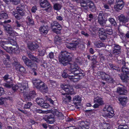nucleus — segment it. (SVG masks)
<instances>
[{"label":"nucleus","mask_w":129,"mask_h":129,"mask_svg":"<svg viewBox=\"0 0 129 129\" xmlns=\"http://www.w3.org/2000/svg\"><path fill=\"white\" fill-rule=\"evenodd\" d=\"M79 69L78 65L75 63L71 65V73H69V77L71 80L74 82H76L83 77L84 74L80 73L78 70Z\"/></svg>","instance_id":"obj_1"},{"label":"nucleus","mask_w":129,"mask_h":129,"mask_svg":"<svg viewBox=\"0 0 129 129\" xmlns=\"http://www.w3.org/2000/svg\"><path fill=\"white\" fill-rule=\"evenodd\" d=\"M61 88L67 93H62L63 96L62 99L63 102L65 103H67L70 102L71 99V98L69 94H73L75 93L73 91V88L68 85H61Z\"/></svg>","instance_id":"obj_2"},{"label":"nucleus","mask_w":129,"mask_h":129,"mask_svg":"<svg viewBox=\"0 0 129 129\" xmlns=\"http://www.w3.org/2000/svg\"><path fill=\"white\" fill-rule=\"evenodd\" d=\"M5 29L8 35H9V40L7 41L8 44H10L13 46H15L17 44L15 39H16L15 36L17 35V33L13 30L12 28L9 25H7L5 26Z\"/></svg>","instance_id":"obj_3"},{"label":"nucleus","mask_w":129,"mask_h":129,"mask_svg":"<svg viewBox=\"0 0 129 129\" xmlns=\"http://www.w3.org/2000/svg\"><path fill=\"white\" fill-rule=\"evenodd\" d=\"M72 56V55L67 52H63L59 56V61L64 65L66 66L71 60Z\"/></svg>","instance_id":"obj_4"},{"label":"nucleus","mask_w":129,"mask_h":129,"mask_svg":"<svg viewBox=\"0 0 129 129\" xmlns=\"http://www.w3.org/2000/svg\"><path fill=\"white\" fill-rule=\"evenodd\" d=\"M88 2V0H80L81 6L83 7L85 9H87V5L88 6L90 10L92 12L95 11L96 9L94 4L91 2Z\"/></svg>","instance_id":"obj_5"},{"label":"nucleus","mask_w":129,"mask_h":129,"mask_svg":"<svg viewBox=\"0 0 129 129\" xmlns=\"http://www.w3.org/2000/svg\"><path fill=\"white\" fill-rule=\"evenodd\" d=\"M27 87L28 83L27 81H23L21 84H19L18 85H12V89L13 90L15 91L19 88L21 91H23L22 92H24L25 89Z\"/></svg>","instance_id":"obj_6"},{"label":"nucleus","mask_w":129,"mask_h":129,"mask_svg":"<svg viewBox=\"0 0 129 129\" xmlns=\"http://www.w3.org/2000/svg\"><path fill=\"white\" fill-rule=\"evenodd\" d=\"M124 66L122 67V71L124 74L120 76L121 79L124 81L127 82L129 80V70L128 68L125 67Z\"/></svg>","instance_id":"obj_7"},{"label":"nucleus","mask_w":129,"mask_h":129,"mask_svg":"<svg viewBox=\"0 0 129 129\" xmlns=\"http://www.w3.org/2000/svg\"><path fill=\"white\" fill-rule=\"evenodd\" d=\"M103 110L105 111V115L109 118H111L113 115L114 113L112 108L110 106H106Z\"/></svg>","instance_id":"obj_8"},{"label":"nucleus","mask_w":129,"mask_h":129,"mask_svg":"<svg viewBox=\"0 0 129 129\" xmlns=\"http://www.w3.org/2000/svg\"><path fill=\"white\" fill-rule=\"evenodd\" d=\"M40 4L41 7L42 8L47 7V8L45 9L46 11H48V9H51L52 7L47 0H40Z\"/></svg>","instance_id":"obj_9"},{"label":"nucleus","mask_w":129,"mask_h":129,"mask_svg":"<svg viewBox=\"0 0 129 129\" xmlns=\"http://www.w3.org/2000/svg\"><path fill=\"white\" fill-rule=\"evenodd\" d=\"M22 59L28 67L30 68L34 67V69L36 68V65L35 64L33 63L31 61L29 60L25 56H23L22 57Z\"/></svg>","instance_id":"obj_10"},{"label":"nucleus","mask_w":129,"mask_h":129,"mask_svg":"<svg viewBox=\"0 0 129 129\" xmlns=\"http://www.w3.org/2000/svg\"><path fill=\"white\" fill-rule=\"evenodd\" d=\"M117 4L114 6V8L116 11L121 10L123 7V2L122 0H116Z\"/></svg>","instance_id":"obj_11"},{"label":"nucleus","mask_w":129,"mask_h":129,"mask_svg":"<svg viewBox=\"0 0 129 129\" xmlns=\"http://www.w3.org/2000/svg\"><path fill=\"white\" fill-rule=\"evenodd\" d=\"M103 15L102 11L100 12L98 18V22L102 26H103L106 23L105 21L103 16Z\"/></svg>","instance_id":"obj_12"},{"label":"nucleus","mask_w":129,"mask_h":129,"mask_svg":"<svg viewBox=\"0 0 129 129\" xmlns=\"http://www.w3.org/2000/svg\"><path fill=\"white\" fill-rule=\"evenodd\" d=\"M33 83L35 87L38 89L40 88L42 85L44 84V83L39 79H36L33 80Z\"/></svg>","instance_id":"obj_13"},{"label":"nucleus","mask_w":129,"mask_h":129,"mask_svg":"<svg viewBox=\"0 0 129 129\" xmlns=\"http://www.w3.org/2000/svg\"><path fill=\"white\" fill-rule=\"evenodd\" d=\"M98 74H100L101 76L102 79L104 80H105L108 82H109V80H111V78H110L109 76L105 73L103 72H98Z\"/></svg>","instance_id":"obj_14"},{"label":"nucleus","mask_w":129,"mask_h":129,"mask_svg":"<svg viewBox=\"0 0 129 129\" xmlns=\"http://www.w3.org/2000/svg\"><path fill=\"white\" fill-rule=\"evenodd\" d=\"M28 47L29 49L33 50L38 48L39 46L37 42H31L28 45Z\"/></svg>","instance_id":"obj_15"},{"label":"nucleus","mask_w":129,"mask_h":129,"mask_svg":"<svg viewBox=\"0 0 129 129\" xmlns=\"http://www.w3.org/2000/svg\"><path fill=\"white\" fill-rule=\"evenodd\" d=\"M105 33L111 35L113 33V31L111 28H108L106 29L105 31L103 29H101L100 30L99 32L100 34L103 35H105Z\"/></svg>","instance_id":"obj_16"},{"label":"nucleus","mask_w":129,"mask_h":129,"mask_svg":"<svg viewBox=\"0 0 129 129\" xmlns=\"http://www.w3.org/2000/svg\"><path fill=\"white\" fill-rule=\"evenodd\" d=\"M39 30L41 34H46L48 31V26L47 25L41 26L39 28Z\"/></svg>","instance_id":"obj_17"},{"label":"nucleus","mask_w":129,"mask_h":129,"mask_svg":"<svg viewBox=\"0 0 129 129\" xmlns=\"http://www.w3.org/2000/svg\"><path fill=\"white\" fill-rule=\"evenodd\" d=\"M78 43L77 41H75L73 43H68L67 44L66 46L71 49H73L76 48V46L78 45Z\"/></svg>","instance_id":"obj_18"},{"label":"nucleus","mask_w":129,"mask_h":129,"mask_svg":"<svg viewBox=\"0 0 129 129\" xmlns=\"http://www.w3.org/2000/svg\"><path fill=\"white\" fill-rule=\"evenodd\" d=\"M118 18L120 22H121L122 23H124L128 21V19L126 17H125L123 15H121L119 16Z\"/></svg>","instance_id":"obj_19"},{"label":"nucleus","mask_w":129,"mask_h":129,"mask_svg":"<svg viewBox=\"0 0 129 129\" xmlns=\"http://www.w3.org/2000/svg\"><path fill=\"white\" fill-rule=\"evenodd\" d=\"M120 47L118 45H115L113 51V53L115 54H118L120 53Z\"/></svg>","instance_id":"obj_20"},{"label":"nucleus","mask_w":129,"mask_h":129,"mask_svg":"<svg viewBox=\"0 0 129 129\" xmlns=\"http://www.w3.org/2000/svg\"><path fill=\"white\" fill-rule=\"evenodd\" d=\"M127 100L126 97H121L119 98L120 103L123 106L125 105L127 102Z\"/></svg>","instance_id":"obj_21"},{"label":"nucleus","mask_w":129,"mask_h":129,"mask_svg":"<svg viewBox=\"0 0 129 129\" xmlns=\"http://www.w3.org/2000/svg\"><path fill=\"white\" fill-rule=\"evenodd\" d=\"M94 103H98L99 105H102L104 104L102 99L99 97L97 96L94 98Z\"/></svg>","instance_id":"obj_22"},{"label":"nucleus","mask_w":129,"mask_h":129,"mask_svg":"<svg viewBox=\"0 0 129 129\" xmlns=\"http://www.w3.org/2000/svg\"><path fill=\"white\" fill-rule=\"evenodd\" d=\"M35 95L34 91H30L29 94L26 96V97L28 100H31V99H32L35 96Z\"/></svg>","instance_id":"obj_23"},{"label":"nucleus","mask_w":129,"mask_h":129,"mask_svg":"<svg viewBox=\"0 0 129 129\" xmlns=\"http://www.w3.org/2000/svg\"><path fill=\"white\" fill-rule=\"evenodd\" d=\"M117 91L118 93L121 94H125L127 93V90L124 88L118 87Z\"/></svg>","instance_id":"obj_24"},{"label":"nucleus","mask_w":129,"mask_h":129,"mask_svg":"<svg viewBox=\"0 0 129 129\" xmlns=\"http://www.w3.org/2000/svg\"><path fill=\"white\" fill-rule=\"evenodd\" d=\"M48 89L47 85L44 83V84L42 85L39 89L42 92H46L48 91Z\"/></svg>","instance_id":"obj_25"},{"label":"nucleus","mask_w":129,"mask_h":129,"mask_svg":"<svg viewBox=\"0 0 129 129\" xmlns=\"http://www.w3.org/2000/svg\"><path fill=\"white\" fill-rule=\"evenodd\" d=\"M89 123L87 122L82 121L80 123V126L84 128H88V126L89 124Z\"/></svg>","instance_id":"obj_26"},{"label":"nucleus","mask_w":129,"mask_h":129,"mask_svg":"<svg viewBox=\"0 0 129 129\" xmlns=\"http://www.w3.org/2000/svg\"><path fill=\"white\" fill-rule=\"evenodd\" d=\"M100 126L102 127H103L104 129H110V128L109 124L106 123H101Z\"/></svg>","instance_id":"obj_27"},{"label":"nucleus","mask_w":129,"mask_h":129,"mask_svg":"<svg viewBox=\"0 0 129 129\" xmlns=\"http://www.w3.org/2000/svg\"><path fill=\"white\" fill-rule=\"evenodd\" d=\"M94 46L96 47L100 48L101 47H105L106 45L103 43L100 42H95L94 43Z\"/></svg>","instance_id":"obj_28"},{"label":"nucleus","mask_w":129,"mask_h":129,"mask_svg":"<svg viewBox=\"0 0 129 129\" xmlns=\"http://www.w3.org/2000/svg\"><path fill=\"white\" fill-rule=\"evenodd\" d=\"M62 7V5L58 3L55 4L53 6V9L55 10H60Z\"/></svg>","instance_id":"obj_29"},{"label":"nucleus","mask_w":129,"mask_h":129,"mask_svg":"<svg viewBox=\"0 0 129 129\" xmlns=\"http://www.w3.org/2000/svg\"><path fill=\"white\" fill-rule=\"evenodd\" d=\"M51 26L52 27L55 26L57 27L58 28H59L61 27V25L56 21L52 22L51 23Z\"/></svg>","instance_id":"obj_30"},{"label":"nucleus","mask_w":129,"mask_h":129,"mask_svg":"<svg viewBox=\"0 0 129 129\" xmlns=\"http://www.w3.org/2000/svg\"><path fill=\"white\" fill-rule=\"evenodd\" d=\"M8 100V98H0V105L4 104L6 103Z\"/></svg>","instance_id":"obj_31"},{"label":"nucleus","mask_w":129,"mask_h":129,"mask_svg":"<svg viewBox=\"0 0 129 129\" xmlns=\"http://www.w3.org/2000/svg\"><path fill=\"white\" fill-rule=\"evenodd\" d=\"M4 49L6 50V51L10 53H11L14 51L13 49L11 47H4Z\"/></svg>","instance_id":"obj_32"},{"label":"nucleus","mask_w":129,"mask_h":129,"mask_svg":"<svg viewBox=\"0 0 129 129\" xmlns=\"http://www.w3.org/2000/svg\"><path fill=\"white\" fill-rule=\"evenodd\" d=\"M81 97L78 95L75 96L73 99V100L74 101L79 102L81 101Z\"/></svg>","instance_id":"obj_33"},{"label":"nucleus","mask_w":129,"mask_h":129,"mask_svg":"<svg viewBox=\"0 0 129 129\" xmlns=\"http://www.w3.org/2000/svg\"><path fill=\"white\" fill-rule=\"evenodd\" d=\"M17 10L20 15L23 16L25 15V12L22 11L21 8L19 7H17Z\"/></svg>","instance_id":"obj_34"},{"label":"nucleus","mask_w":129,"mask_h":129,"mask_svg":"<svg viewBox=\"0 0 129 129\" xmlns=\"http://www.w3.org/2000/svg\"><path fill=\"white\" fill-rule=\"evenodd\" d=\"M46 51V50L42 48L40 49L39 50V55L41 56H43L45 54Z\"/></svg>","instance_id":"obj_35"},{"label":"nucleus","mask_w":129,"mask_h":129,"mask_svg":"<svg viewBox=\"0 0 129 129\" xmlns=\"http://www.w3.org/2000/svg\"><path fill=\"white\" fill-rule=\"evenodd\" d=\"M108 20L112 25L114 26H116V23L114 19L110 18L108 19Z\"/></svg>","instance_id":"obj_36"},{"label":"nucleus","mask_w":129,"mask_h":129,"mask_svg":"<svg viewBox=\"0 0 129 129\" xmlns=\"http://www.w3.org/2000/svg\"><path fill=\"white\" fill-rule=\"evenodd\" d=\"M36 101L38 104L42 106L44 102V100L42 99L38 98L36 100Z\"/></svg>","instance_id":"obj_37"},{"label":"nucleus","mask_w":129,"mask_h":129,"mask_svg":"<svg viewBox=\"0 0 129 129\" xmlns=\"http://www.w3.org/2000/svg\"><path fill=\"white\" fill-rule=\"evenodd\" d=\"M48 120L47 121L48 123H52L55 121V119L53 117H51L50 116L48 117Z\"/></svg>","instance_id":"obj_38"},{"label":"nucleus","mask_w":129,"mask_h":129,"mask_svg":"<svg viewBox=\"0 0 129 129\" xmlns=\"http://www.w3.org/2000/svg\"><path fill=\"white\" fill-rule=\"evenodd\" d=\"M28 56L29 58L31 59L32 60L34 61L38 62V60L37 57H35L30 54H28Z\"/></svg>","instance_id":"obj_39"},{"label":"nucleus","mask_w":129,"mask_h":129,"mask_svg":"<svg viewBox=\"0 0 129 129\" xmlns=\"http://www.w3.org/2000/svg\"><path fill=\"white\" fill-rule=\"evenodd\" d=\"M54 115H55L57 116H62L63 117L62 113L61 112H59L58 111L56 110L54 111Z\"/></svg>","instance_id":"obj_40"},{"label":"nucleus","mask_w":129,"mask_h":129,"mask_svg":"<svg viewBox=\"0 0 129 129\" xmlns=\"http://www.w3.org/2000/svg\"><path fill=\"white\" fill-rule=\"evenodd\" d=\"M71 70V69H70ZM71 70L70 71H69L68 72V73L69 74V75H68L67 73H65V72H63L62 74V77L64 78H67V77H68L69 78V75H70L69 73H71Z\"/></svg>","instance_id":"obj_41"},{"label":"nucleus","mask_w":129,"mask_h":129,"mask_svg":"<svg viewBox=\"0 0 129 129\" xmlns=\"http://www.w3.org/2000/svg\"><path fill=\"white\" fill-rule=\"evenodd\" d=\"M0 17L2 18L7 19L8 17V15L4 12H3L2 13L0 14Z\"/></svg>","instance_id":"obj_42"},{"label":"nucleus","mask_w":129,"mask_h":129,"mask_svg":"<svg viewBox=\"0 0 129 129\" xmlns=\"http://www.w3.org/2000/svg\"><path fill=\"white\" fill-rule=\"evenodd\" d=\"M19 70L20 72L22 73L25 74L27 73L25 69L23 67H19Z\"/></svg>","instance_id":"obj_43"},{"label":"nucleus","mask_w":129,"mask_h":129,"mask_svg":"<svg viewBox=\"0 0 129 129\" xmlns=\"http://www.w3.org/2000/svg\"><path fill=\"white\" fill-rule=\"evenodd\" d=\"M28 21L27 24H28L30 25H32L34 24V22L33 20L30 19L29 17H28L27 18Z\"/></svg>","instance_id":"obj_44"},{"label":"nucleus","mask_w":129,"mask_h":129,"mask_svg":"<svg viewBox=\"0 0 129 129\" xmlns=\"http://www.w3.org/2000/svg\"><path fill=\"white\" fill-rule=\"evenodd\" d=\"M32 105V104L31 103L28 102L25 104L24 108L26 109H29Z\"/></svg>","instance_id":"obj_45"},{"label":"nucleus","mask_w":129,"mask_h":129,"mask_svg":"<svg viewBox=\"0 0 129 129\" xmlns=\"http://www.w3.org/2000/svg\"><path fill=\"white\" fill-rule=\"evenodd\" d=\"M59 28V29L56 28H53L52 30L56 34H59L60 33V30L62 29V27H61V28Z\"/></svg>","instance_id":"obj_46"},{"label":"nucleus","mask_w":129,"mask_h":129,"mask_svg":"<svg viewBox=\"0 0 129 129\" xmlns=\"http://www.w3.org/2000/svg\"><path fill=\"white\" fill-rule=\"evenodd\" d=\"M0 44L1 47L4 49V47H6L5 45L6 44H8L7 41H0Z\"/></svg>","instance_id":"obj_47"},{"label":"nucleus","mask_w":129,"mask_h":129,"mask_svg":"<svg viewBox=\"0 0 129 129\" xmlns=\"http://www.w3.org/2000/svg\"><path fill=\"white\" fill-rule=\"evenodd\" d=\"M119 129H129V127L127 125H121L118 127Z\"/></svg>","instance_id":"obj_48"},{"label":"nucleus","mask_w":129,"mask_h":129,"mask_svg":"<svg viewBox=\"0 0 129 129\" xmlns=\"http://www.w3.org/2000/svg\"><path fill=\"white\" fill-rule=\"evenodd\" d=\"M54 40L56 42V43L58 44H59L58 42L60 43L61 41V39L60 37H59L58 36H56Z\"/></svg>","instance_id":"obj_49"},{"label":"nucleus","mask_w":129,"mask_h":129,"mask_svg":"<svg viewBox=\"0 0 129 129\" xmlns=\"http://www.w3.org/2000/svg\"><path fill=\"white\" fill-rule=\"evenodd\" d=\"M48 56L50 59L53 58L54 56L53 53L52 52L49 53L48 54Z\"/></svg>","instance_id":"obj_50"},{"label":"nucleus","mask_w":129,"mask_h":129,"mask_svg":"<svg viewBox=\"0 0 129 129\" xmlns=\"http://www.w3.org/2000/svg\"><path fill=\"white\" fill-rule=\"evenodd\" d=\"M15 5L18 4L20 2V0H10Z\"/></svg>","instance_id":"obj_51"},{"label":"nucleus","mask_w":129,"mask_h":129,"mask_svg":"<svg viewBox=\"0 0 129 129\" xmlns=\"http://www.w3.org/2000/svg\"><path fill=\"white\" fill-rule=\"evenodd\" d=\"M14 15L15 18L18 19H20L21 18V16H20V15L17 13H15L14 14Z\"/></svg>","instance_id":"obj_52"},{"label":"nucleus","mask_w":129,"mask_h":129,"mask_svg":"<svg viewBox=\"0 0 129 129\" xmlns=\"http://www.w3.org/2000/svg\"><path fill=\"white\" fill-rule=\"evenodd\" d=\"M42 106L44 108H46L49 107V105L47 103H43L42 105Z\"/></svg>","instance_id":"obj_53"},{"label":"nucleus","mask_w":129,"mask_h":129,"mask_svg":"<svg viewBox=\"0 0 129 129\" xmlns=\"http://www.w3.org/2000/svg\"><path fill=\"white\" fill-rule=\"evenodd\" d=\"M46 98L45 99L46 101L49 102L52 104H53L54 101H53L50 99L48 98L47 97H46Z\"/></svg>","instance_id":"obj_54"},{"label":"nucleus","mask_w":129,"mask_h":129,"mask_svg":"<svg viewBox=\"0 0 129 129\" xmlns=\"http://www.w3.org/2000/svg\"><path fill=\"white\" fill-rule=\"evenodd\" d=\"M4 90L2 87H0V96H1L4 94Z\"/></svg>","instance_id":"obj_55"},{"label":"nucleus","mask_w":129,"mask_h":129,"mask_svg":"<svg viewBox=\"0 0 129 129\" xmlns=\"http://www.w3.org/2000/svg\"><path fill=\"white\" fill-rule=\"evenodd\" d=\"M12 84L9 83V84L8 83H6L5 84V86L7 88H10L12 86Z\"/></svg>","instance_id":"obj_56"},{"label":"nucleus","mask_w":129,"mask_h":129,"mask_svg":"<svg viewBox=\"0 0 129 129\" xmlns=\"http://www.w3.org/2000/svg\"><path fill=\"white\" fill-rule=\"evenodd\" d=\"M9 77V75L8 74H6L4 77L3 79H4V80L6 81H7V80L9 79V80L10 79L8 78Z\"/></svg>","instance_id":"obj_57"},{"label":"nucleus","mask_w":129,"mask_h":129,"mask_svg":"<svg viewBox=\"0 0 129 129\" xmlns=\"http://www.w3.org/2000/svg\"><path fill=\"white\" fill-rule=\"evenodd\" d=\"M81 33L82 34L84 35L85 37H87L89 36V35L87 33L85 32L84 31H81Z\"/></svg>","instance_id":"obj_58"},{"label":"nucleus","mask_w":129,"mask_h":129,"mask_svg":"<svg viewBox=\"0 0 129 129\" xmlns=\"http://www.w3.org/2000/svg\"><path fill=\"white\" fill-rule=\"evenodd\" d=\"M37 9L36 6L33 7L31 9L32 12L33 13H35L36 12L37 10Z\"/></svg>","instance_id":"obj_59"},{"label":"nucleus","mask_w":129,"mask_h":129,"mask_svg":"<svg viewBox=\"0 0 129 129\" xmlns=\"http://www.w3.org/2000/svg\"><path fill=\"white\" fill-rule=\"evenodd\" d=\"M56 18L57 20L59 21H61L63 19L62 17L60 16L56 17Z\"/></svg>","instance_id":"obj_60"},{"label":"nucleus","mask_w":129,"mask_h":129,"mask_svg":"<svg viewBox=\"0 0 129 129\" xmlns=\"http://www.w3.org/2000/svg\"><path fill=\"white\" fill-rule=\"evenodd\" d=\"M36 111L37 112L39 113H43L44 112L40 109H37L36 110Z\"/></svg>","instance_id":"obj_61"},{"label":"nucleus","mask_w":129,"mask_h":129,"mask_svg":"<svg viewBox=\"0 0 129 129\" xmlns=\"http://www.w3.org/2000/svg\"><path fill=\"white\" fill-rule=\"evenodd\" d=\"M100 105H99V104L98 103L97 104L96 103L94 105L93 107L94 108H98L99 107V106Z\"/></svg>","instance_id":"obj_62"},{"label":"nucleus","mask_w":129,"mask_h":129,"mask_svg":"<svg viewBox=\"0 0 129 129\" xmlns=\"http://www.w3.org/2000/svg\"><path fill=\"white\" fill-rule=\"evenodd\" d=\"M114 2V0H109L108 2L109 4L111 5L113 4Z\"/></svg>","instance_id":"obj_63"},{"label":"nucleus","mask_w":129,"mask_h":129,"mask_svg":"<svg viewBox=\"0 0 129 129\" xmlns=\"http://www.w3.org/2000/svg\"><path fill=\"white\" fill-rule=\"evenodd\" d=\"M89 52L90 53L92 54H93L94 53L93 50L92 49V48H90L89 49Z\"/></svg>","instance_id":"obj_64"}]
</instances>
